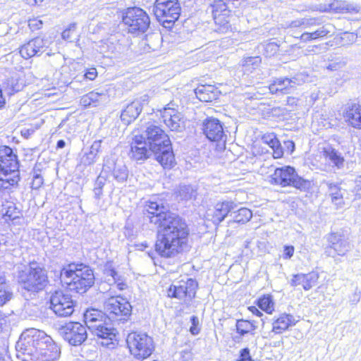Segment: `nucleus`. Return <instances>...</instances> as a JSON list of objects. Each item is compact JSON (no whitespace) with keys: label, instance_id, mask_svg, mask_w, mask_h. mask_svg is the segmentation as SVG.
<instances>
[{"label":"nucleus","instance_id":"nucleus-8","mask_svg":"<svg viewBox=\"0 0 361 361\" xmlns=\"http://www.w3.org/2000/svg\"><path fill=\"white\" fill-rule=\"evenodd\" d=\"M126 342L130 353L138 360L147 358L154 350L153 339L145 333L132 332Z\"/></svg>","mask_w":361,"mask_h":361},{"label":"nucleus","instance_id":"nucleus-27","mask_svg":"<svg viewBox=\"0 0 361 361\" xmlns=\"http://www.w3.org/2000/svg\"><path fill=\"white\" fill-rule=\"evenodd\" d=\"M197 98L204 102H211L218 99L220 92L211 85H200L195 90Z\"/></svg>","mask_w":361,"mask_h":361},{"label":"nucleus","instance_id":"nucleus-48","mask_svg":"<svg viewBox=\"0 0 361 361\" xmlns=\"http://www.w3.org/2000/svg\"><path fill=\"white\" fill-rule=\"evenodd\" d=\"M192 326L190 328V331L192 335H197L200 333L199 319L196 316H192L190 318Z\"/></svg>","mask_w":361,"mask_h":361},{"label":"nucleus","instance_id":"nucleus-39","mask_svg":"<svg viewBox=\"0 0 361 361\" xmlns=\"http://www.w3.org/2000/svg\"><path fill=\"white\" fill-rule=\"evenodd\" d=\"M262 62L260 56H248L241 61L242 71L249 75L259 68Z\"/></svg>","mask_w":361,"mask_h":361},{"label":"nucleus","instance_id":"nucleus-20","mask_svg":"<svg viewBox=\"0 0 361 361\" xmlns=\"http://www.w3.org/2000/svg\"><path fill=\"white\" fill-rule=\"evenodd\" d=\"M237 204L233 201H224L216 204L214 208L209 209L205 214L207 221L219 225L228 216L230 212L236 209Z\"/></svg>","mask_w":361,"mask_h":361},{"label":"nucleus","instance_id":"nucleus-28","mask_svg":"<svg viewBox=\"0 0 361 361\" xmlns=\"http://www.w3.org/2000/svg\"><path fill=\"white\" fill-rule=\"evenodd\" d=\"M323 156L325 161L336 169H341L344 167V157L341 152L331 146L324 147Z\"/></svg>","mask_w":361,"mask_h":361},{"label":"nucleus","instance_id":"nucleus-54","mask_svg":"<svg viewBox=\"0 0 361 361\" xmlns=\"http://www.w3.org/2000/svg\"><path fill=\"white\" fill-rule=\"evenodd\" d=\"M99 97L100 99L102 100L103 99L106 98V94L103 92H94V91H92V98H91L92 103H94L96 101H98V99H95V97Z\"/></svg>","mask_w":361,"mask_h":361},{"label":"nucleus","instance_id":"nucleus-61","mask_svg":"<svg viewBox=\"0 0 361 361\" xmlns=\"http://www.w3.org/2000/svg\"><path fill=\"white\" fill-rule=\"evenodd\" d=\"M44 0H25L27 4L30 6H35L42 3Z\"/></svg>","mask_w":361,"mask_h":361},{"label":"nucleus","instance_id":"nucleus-2","mask_svg":"<svg viewBox=\"0 0 361 361\" xmlns=\"http://www.w3.org/2000/svg\"><path fill=\"white\" fill-rule=\"evenodd\" d=\"M17 357L22 361H54L60 348L51 336L32 328L23 331L16 343Z\"/></svg>","mask_w":361,"mask_h":361},{"label":"nucleus","instance_id":"nucleus-55","mask_svg":"<svg viewBox=\"0 0 361 361\" xmlns=\"http://www.w3.org/2000/svg\"><path fill=\"white\" fill-rule=\"evenodd\" d=\"M300 39L303 42H307L313 40L312 39L311 32H304V33H302L300 35Z\"/></svg>","mask_w":361,"mask_h":361},{"label":"nucleus","instance_id":"nucleus-11","mask_svg":"<svg viewBox=\"0 0 361 361\" xmlns=\"http://www.w3.org/2000/svg\"><path fill=\"white\" fill-rule=\"evenodd\" d=\"M272 182L283 187L293 186L302 190L307 187V181L295 173L293 167L286 166L275 169L271 176Z\"/></svg>","mask_w":361,"mask_h":361},{"label":"nucleus","instance_id":"nucleus-24","mask_svg":"<svg viewBox=\"0 0 361 361\" xmlns=\"http://www.w3.org/2000/svg\"><path fill=\"white\" fill-rule=\"evenodd\" d=\"M142 136L135 135L130 145V157L136 161L147 159L149 155V150L147 148V143L144 142Z\"/></svg>","mask_w":361,"mask_h":361},{"label":"nucleus","instance_id":"nucleus-60","mask_svg":"<svg viewBox=\"0 0 361 361\" xmlns=\"http://www.w3.org/2000/svg\"><path fill=\"white\" fill-rule=\"evenodd\" d=\"M80 102L85 106H87L90 105V98L88 97V95H85L81 99Z\"/></svg>","mask_w":361,"mask_h":361},{"label":"nucleus","instance_id":"nucleus-31","mask_svg":"<svg viewBox=\"0 0 361 361\" xmlns=\"http://www.w3.org/2000/svg\"><path fill=\"white\" fill-rule=\"evenodd\" d=\"M229 11L227 10L226 3H216L212 6V13L216 24L220 25L224 27H228L229 20L226 16Z\"/></svg>","mask_w":361,"mask_h":361},{"label":"nucleus","instance_id":"nucleus-18","mask_svg":"<svg viewBox=\"0 0 361 361\" xmlns=\"http://www.w3.org/2000/svg\"><path fill=\"white\" fill-rule=\"evenodd\" d=\"M304 81V77L302 74H297L291 78H275L269 85V89L272 94L279 92L283 94H289L297 85H301Z\"/></svg>","mask_w":361,"mask_h":361},{"label":"nucleus","instance_id":"nucleus-41","mask_svg":"<svg viewBox=\"0 0 361 361\" xmlns=\"http://www.w3.org/2000/svg\"><path fill=\"white\" fill-rule=\"evenodd\" d=\"M319 277V274L316 271H312L306 274H304V290H309L314 286L318 281Z\"/></svg>","mask_w":361,"mask_h":361},{"label":"nucleus","instance_id":"nucleus-42","mask_svg":"<svg viewBox=\"0 0 361 361\" xmlns=\"http://www.w3.org/2000/svg\"><path fill=\"white\" fill-rule=\"evenodd\" d=\"M258 306L263 311L271 314L274 310V302L271 297L269 295H264L259 298L258 301Z\"/></svg>","mask_w":361,"mask_h":361},{"label":"nucleus","instance_id":"nucleus-9","mask_svg":"<svg viewBox=\"0 0 361 361\" xmlns=\"http://www.w3.org/2000/svg\"><path fill=\"white\" fill-rule=\"evenodd\" d=\"M153 12L157 20L166 27V24L173 23L180 14V6L178 0H156Z\"/></svg>","mask_w":361,"mask_h":361},{"label":"nucleus","instance_id":"nucleus-46","mask_svg":"<svg viewBox=\"0 0 361 361\" xmlns=\"http://www.w3.org/2000/svg\"><path fill=\"white\" fill-rule=\"evenodd\" d=\"M331 25H323L318 29H317L314 32H311L312 35V39L313 40L322 38L326 37L327 35H329L331 32Z\"/></svg>","mask_w":361,"mask_h":361},{"label":"nucleus","instance_id":"nucleus-30","mask_svg":"<svg viewBox=\"0 0 361 361\" xmlns=\"http://www.w3.org/2000/svg\"><path fill=\"white\" fill-rule=\"evenodd\" d=\"M298 320L289 314H281L272 324V331L275 334H281L290 326L295 325Z\"/></svg>","mask_w":361,"mask_h":361},{"label":"nucleus","instance_id":"nucleus-44","mask_svg":"<svg viewBox=\"0 0 361 361\" xmlns=\"http://www.w3.org/2000/svg\"><path fill=\"white\" fill-rule=\"evenodd\" d=\"M107 274L110 275L114 281L116 288L120 290L126 289L127 284L123 281L121 276L114 269L108 271Z\"/></svg>","mask_w":361,"mask_h":361},{"label":"nucleus","instance_id":"nucleus-50","mask_svg":"<svg viewBox=\"0 0 361 361\" xmlns=\"http://www.w3.org/2000/svg\"><path fill=\"white\" fill-rule=\"evenodd\" d=\"M238 361H254L250 355L249 348H245L240 351V357Z\"/></svg>","mask_w":361,"mask_h":361},{"label":"nucleus","instance_id":"nucleus-19","mask_svg":"<svg viewBox=\"0 0 361 361\" xmlns=\"http://www.w3.org/2000/svg\"><path fill=\"white\" fill-rule=\"evenodd\" d=\"M145 133L151 152H157L163 145L170 144L169 136L158 126L150 124L147 126Z\"/></svg>","mask_w":361,"mask_h":361},{"label":"nucleus","instance_id":"nucleus-37","mask_svg":"<svg viewBox=\"0 0 361 361\" xmlns=\"http://www.w3.org/2000/svg\"><path fill=\"white\" fill-rule=\"evenodd\" d=\"M13 297L12 290L4 274L0 273V306L10 301Z\"/></svg>","mask_w":361,"mask_h":361},{"label":"nucleus","instance_id":"nucleus-4","mask_svg":"<svg viewBox=\"0 0 361 361\" xmlns=\"http://www.w3.org/2000/svg\"><path fill=\"white\" fill-rule=\"evenodd\" d=\"M16 155L7 146L0 147V191L9 189L19 181Z\"/></svg>","mask_w":361,"mask_h":361},{"label":"nucleus","instance_id":"nucleus-10","mask_svg":"<svg viewBox=\"0 0 361 361\" xmlns=\"http://www.w3.org/2000/svg\"><path fill=\"white\" fill-rule=\"evenodd\" d=\"M130 45V39L122 32L111 35L106 40L101 41L99 52L109 57L117 56L126 51Z\"/></svg>","mask_w":361,"mask_h":361},{"label":"nucleus","instance_id":"nucleus-14","mask_svg":"<svg viewBox=\"0 0 361 361\" xmlns=\"http://www.w3.org/2000/svg\"><path fill=\"white\" fill-rule=\"evenodd\" d=\"M51 309L59 317H68L74 312L71 295L63 290H56L50 298Z\"/></svg>","mask_w":361,"mask_h":361},{"label":"nucleus","instance_id":"nucleus-57","mask_svg":"<svg viewBox=\"0 0 361 361\" xmlns=\"http://www.w3.org/2000/svg\"><path fill=\"white\" fill-rule=\"evenodd\" d=\"M302 18L298 19V20H293L290 23L289 27H302Z\"/></svg>","mask_w":361,"mask_h":361},{"label":"nucleus","instance_id":"nucleus-6","mask_svg":"<svg viewBox=\"0 0 361 361\" xmlns=\"http://www.w3.org/2000/svg\"><path fill=\"white\" fill-rule=\"evenodd\" d=\"M90 275L89 267L83 264H69L61 272L62 281L66 283L71 290H75L80 294L86 293L90 288Z\"/></svg>","mask_w":361,"mask_h":361},{"label":"nucleus","instance_id":"nucleus-36","mask_svg":"<svg viewBox=\"0 0 361 361\" xmlns=\"http://www.w3.org/2000/svg\"><path fill=\"white\" fill-rule=\"evenodd\" d=\"M323 11H333L336 13L341 12H358V8L350 5L345 1L339 0H334L331 3L328 5L327 8H325Z\"/></svg>","mask_w":361,"mask_h":361},{"label":"nucleus","instance_id":"nucleus-23","mask_svg":"<svg viewBox=\"0 0 361 361\" xmlns=\"http://www.w3.org/2000/svg\"><path fill=\"white\" fill-rule=\"evenodd\" d=\"M48 41L41 37H36L23 44L20 49V54L25 59L40 54L48 47Z\"/></svg>","mask_w":361,"mask_h":361},{"label":"nucleus","instance_id":"nucleus-33","mask_svg":"<svg viewBox=\"0 0 361 361\" xmlns=\"http://www.w3.org/2000/svg\"><path fill=\"white\" fill-rule=\"evenodd\" d=\"M5 90L9 94L20 91L24 87V81L21 80L17 73L10 75L4 82Z\"/></svg>","mask_w":361,"mask_h":361},{"label":"nucleus","instance_id":"nucleus-5","mask_svg":"<svg viewBox=\"0 0 361 361\" xmlns=\"http://www.w3.org/2000/svg\"><path fill=\"white\" fill-rule=\"evenodd\" d=\"M18 281L23 288L32 293L43 290L49 282L46 270L36 262L20 271Z\"/></svg>","mask_w":361,"mask_h":361},{"label":"nucleus","instance_id":"nucleus-32","mask_svg":"<svg viewBox=\"0 0 361 361\" xmlns=\"http://www.w3.org/2000/svg\"><path fill=\"white\" fill-rule=\"evenodd\" d=\"M328 188V192L331 198V202L338 207L344 204L343 195L345 190L341 188L339 184L333 182H326Z\"/></svg>","mask_w":361,"mask_h":361},{"label":"nucleus","instance_id":"nucleus-51","mask_svg":"<svg viewBox=\"0 0 361 361\" xmlns=\"http://www.w3.org/2000/svg\"><path fill=\"white\" fill-rule=\"evenodd\" d=\"M43 184V178L40 174H35L32 183V188L33 189H38Z\"/></svg>","mask_w":361,"mask_h":361},{"label":"nucleus","instance_id":"nucleus-1","mask_svg":"<svg viewBox=\"0 0 361 361\" xmlns=\"http://www.w3.org/2000/svg\"><path fill=\"white\" fill-rule=\"evenodd\" d=\"M145 210L149 221L160 227L155 244L157 252L166 258L180 252L188 235L185 222L170 212L163 203L153 200L147 202Z\"/></svg>","mask_w":361,"mask_h":361},{"label":"nucleus","instance_id":"nucleus-16","mask_svg":"<svg viewBox=\"0 0 361 361\" xmlns=\"http://www.w3.org/2000/svg\"><path fill=\"white\" fill-rule=\"evenodd\" d=\"M160 114L166 126L172 131L180 132L185 128V118L182 113L174 108L172 103L168 104Z\"/></svg>","mask_w":361,"mask_h":361},{"label":"nucleus","instance_id":"nucleus-15","mask_svg":"<svg viewBox=\"0 0 361 361\" xmlns=\"http://www.w3.org/2000/svg\"><path fill=\"white\" fill-rule=\"evenodd\" d=\"M59 332L72 345L82 344L87 337L86 328L79 322H68L60 328Z\"/></svg>","mask_w":361,"mask_h":361},{"label":"nucleus","instance_id":"nucleus-49","mask_svg":"<svg viewBox=\"0 0 361 361\" xmlns=\"http://www.w3.org/2000/svg\"><path fill=\"white\" fill-rule=\"evenodd\" d=\"M304 274H295L290 280V284L291 286H298L301 285L303 287Z\"/></svg>","mask_w":361,"mask_h":361},{"label":"nucleus","instance_id":"nucleus-29","mask_svg":"<svg viewBox=\"0 0 361 361\" xmlns=\"http://www.w3.org/2000/svg\"><path fill=\"white\" fill-rule=\"evenodd\" d=\"M345 118L350 126L361 129V105L358 103L348 104Z\"/></svg>","mask_w":361,"mask_h":361},{"label":"nucleus","instance_id":"nucleus-22","mask_svg":"<svg viewBox=\"0 0 361 361\" xmlns=\"http://www.w3.org/2000/svg\"><path fill=\"white\" fill-rule=\"evenodd\" d=\"M149 102V96L142 95L129 104L121 112V119L126 125L135 121L141 113L142 108Z\"/></svg>","mask_w":361,"mask_h":361},{"label":"nucleus","instance_id":"nucleus-17","mask_svg":"<svg viewBox=\"0 0 361 361\" xmlns=\"http://www.w3.org/2000/svg\"><path fill=\"white\" fill-rule=\"evenodd\" d=\"M203 133L212 142H219V145H225L226 134L222 123L214 118H207L203 123Z\"/></svg>","mask_w":361,"mask_h":361},{"label":"nucleus","instance_id":"nucleus-63","mask_svg":"<svg viewBox=\"0 0 361 361\" xmlns=\"http://www.w3.org/2000/svg\"><path fill=\"white\" fill-rule=\"evenodd\" d=\"M65 145H66V142H65V141H64V140H59V141L57 142L56 147H57V148H59V149H62V148H63V147H65Z\"/></svg>","mask_w":361,"mask_h":361},{"label":"nucleus","instance_id":"nucleus-13","mask_svg":"<svg viewBox=\"0 0 361 361\" xmlns=\"http://www.w3.org/2000/svg\"><path fill=\"white\" fill-rule=\"evenodd\" d=\"M110 318L125 321L130 315L132 307L129 302L120 296L111 297L104 303Z\"/></svg>","mask_w":361,"mask_h":361},{"label":"nucleus","instance_id":"nucleus-62","mask_svg":"<svg viewBox=\"0 0 361 361\" xmlns=\"http://www.w3.org/2000/svg\"><path fill=\"white\" fill-rule=\"evenodd\" d=\"M6 319L4 315L2 314V312L0 311V331L2 329V326L4 324H5Z\"/></svg>","mask_w":361,"mask_h":361},{"label":"nucleus","instance_id":"nucleus-45","mask_svg":"<svg viewBox=\"0 0 361 361\" xmlns=\"http://www.w3.org/2000/svg\"><path fill=\"white\" fill-rule=\"evenodd\" d=\"M76 25L75 24H71L69 25V27L63 30L62 32V38L68 42H73L74 41L77 37V33L75 31Z\"/></svg>","mask_w":361,"mask_h":361},{"label":"nucleus","instance_id":"nucleus-52","mask_svg":"<svg viewBox=\"0 0 361 361\" xmlns=\"http://www.w3.org/2000/svg\"><path fill=\"white\" fill-rule=\"evenodd\" d=\"M294 247L292 245L284 246L283 257L286 259L291 258L294 254Z\"/></svg>","mask_w":361,"mask_h":361},{"label":"nucleus","instance_id":"nucleus-26","mask_svg":"<svg viewBox=\"0 0 361 361\" xmlns=\"http://www.w3.org/2000/svg\"><path fill=\"white\" fill-rule=\"evenodd\" d=\"M235 328L236 333L238 336L234 337V341L240 342L247 334L254 336L255 330L257 329V325L255 321H249L241 319L236 321Z\"/></svg>","mask_w":361,"mask_h":361},{"label":"nucleus","instance_id":"nucleus-25","mask_svg":"<svg viewBox=\"0 0 361 361\" xmlns=\"http://www.w3.org/2000/svg\"><path fill=\"white\" fill-rule=\"evenodd\" d=\"M155 159L164 168L171 169L175 164V158L171 147V143L163 145L157 152H152Z\"/></svg>","mask_w":361,"mask_h":361},{"label":"nucleus","instance_id":"nucleus-53","mask_svg":"<svg viewBox=\"0 0 361 361\" xmlns=\"http://www.w3.org/2000/svg\"><path fill=\"white\" fill-rule=\"evenodd\" d=\"M42 25V22L37 19L30 20L29 21V26L32 29H39Z\"/></svg>","mask_w":361,"mask_h":361},{"label":"nucleus","instance_id":"nucleus-12","mask_svg":"<svg viewBox=\"0 0 361 361\" xmlns=\"http://www.w3.org/2000/svg\"><path fill=\"white\" fill-rule=\"evenodd\" d=\"M197 286V281L192 279L176 281L169 288L168 296L184 301H190L195 296Z\"/></svg>","mask_w":361,"mask_h":361},{"label":"nucleus","instance_id":"nucleus-3","mask_svg":"<svg viewBox=\"0 0 361 361\" xmlns=\"http://www.w3.org/2000/svg\"><path fill=\"white\" fill-rule=\"evenodd\" d=\"M116 334V330L111 326L110 317L92 307V335L96 343L113 349L118 344Z\"/></svg>","mask_w":361,"mask_h":361},{"label":"nucleus","instance_id":"nucleus-34","mask_svg":"<svg viewBox=\"0 0 361 361\" xmlns=\"http://www.w3.org/2000/svg\"><path fill=\"white\" fill-rule=\"evenodd\" d=\"M262 140L264 143L268 145L273 149V156L275 159L281 158L283 156L282 147L274 133H266L262 136Z\"/></svg>","mask_w":361,"mask_h":361},{"label":"nucleus","instance_id":"nucleus-47","mask_svg":"<svg viewBox=\"0 0 361 361\" xmlns=\"http://www.w3.org/2000/svg\"><path fill=\"white\" fill-rule=\"evenodd\" d=\"M303 28H310L313 26L318 25L320 24L319 20L315 18H302V21Z\"/></svg>","mask_w":361,"mask_h":361},{"label":"nucleus","instance_id":"nucleus-64","mask_svg":"<svg viewBox=\"0 0 361 361\" xmlns=\"http://www.w3.org/2000/svg\"><path fill=\"white\" fill-rule=\"evenodd\" d=\"M356 187L357 188L358 190H361V176L356 181Z\"/></svg>","mask_w":361,"mask_h":361},{"label":"nucleus","instance_id":"nucleus-21","mask_svg":"<svg viewBox=\"0 0 361 361\" xmlns=\"http://www.w3.org/2000/svg\"><path fill=\"white\" fill-rule=\"evenodd\" d=\"M329 247L326 248V253L329 256H334L336 253L340 256H344L351 249L349 241L341 234L332 233L327 237Z\"/></svg>","mask_w":361,"mask_h":361},{"label":"nucleus","instance_id":"nucleus-38","mask_svg":"<svg viewBox=\"0 0 361 361\" xmlns=\"http://www.w3.org/2000/svg\"><path fill=\"white\" fill-rule=\"evenodd\" d=\"M230 216L233 218V221L238 224H245L248 222L252 217V212L246 207L235 209L230 212Z\"/></svg>","mask_w":361,"mask_h":361},{"label":"nucleus","instance_id":"nucleus-56","mask_svg":"<svg viewBox=\"0 0 361 361\" xmlns=\"http://www.w3.org/2000/svg\"><path fill=\"white\" fill-rule=\"evenodd\" d=\"M105 178L102 174H100L96 180V185L98 186L99 189L102 188L104 185Z\"/></svg>","mask_w":361,"mask_h":361},{"label":"nucleus","instance_id":"nucleus-40","mask_svg":"<svg viewBox=\"0 0 361 361\" xmlns=\"http://www.w3.org/2000/svg\"><path fill=\"white\" fill-rule=\"evenodd\" d=\"M113 176L118 182H124L128 176V171L122 160H117L114 163Z\"/></svg>","mask_w":361,"mask_h":361},{"label":"nucleus","instance_id":"nucleus-58","mask_svg":"<svg viewBox=\"0 0 361 361\" xmlns=\"http://www.w3.org/2000/svg\"><path fill=\"white\" fill-rule=\"evenodd\" d=\"M285 146L288 149L290 150V153H292L295 149V143L291 140H287L284 142Z\"/></svg>","mask_w":361,"mask_h":361},{"label":"nucleus","instance_id":"nucleus-59","mask_svg":"<svg viewBox=\"0 0 361 361\" xmlns=\"http://www.w3.org/2000/svg\"><path fill=\"white\" fill-rule=\"evenodd\" d=\"M102 140H96L92 145V154H93V150H95L97 152H99V148L101 147Z\"/></svg>","mask_w":361,"mask_h":361},{"label":"nucleus","instance_id":"nucleus-43","mask_svg":"<svg viewBox=\"0 0 361 361\" xmlns=\"http://www.w3.org/2000/svg\"><path fill=\"white\" fill-rule=\"evenodd\" d=\"M178 196L181 200H188L195 195V191L190 185H180L178 190Z\"/></svg>","mask_w":361,"mask_h":361},{"label":"nucleus","instance_id":"nucleus-35","mask_svg":"<svg viewBox=\"0 0 361 361\" xmlns=\"http://www.w3.org/2000/svg\"><path fill=\"white\" fill-rule=\"evenodd\" d=\"M161 39L159 33H152L146 35L145 38L142 40L141 45L144 47L145 51H156L160 47Z\"/></svg>","mask_w":361,"mask_h":361},{"label":"nucleus","instance_id":"nucleus-7","mask_svg":"<svg viewBox=\"0 0 361 361\" xmlns=\"http://www.w3.org/2000/svg\"><path fill=\"white\" fill-rule=\"evenodd\" d=\"M122 21L128 32L136 35L145 32L150 25L148 14L139 7L128 8L123 13Z\"/></svg>","mask_w":361,"mask_h":361}]
</instances>
